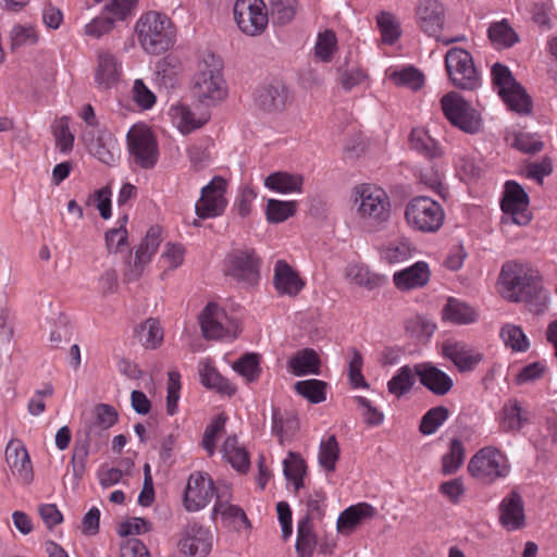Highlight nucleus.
<instances>
[{
    "instance_id": "obj_1",
    "label": "nucleus",
    "mask_w": 557,
    "mask_h": 557,
    "mask_svg": "<svg viewBox=\"0 0 557 557\" xmlns=\"http://www.w3.org/2000/svg\"><path fill=\"white\" fill-rule=\"evenodd\" d=\"M499 282L506 299L523 301L535 314L546 310L548 293L543 287L542 277L537 271L522 263L507 262L502 268Z\"/></svg>"
},
{
    "instance_id": "obj_2",
    "label": "nucleus",
    "mask_w": 557,
    "mask_h": 557,
    "mask_svg": "<svg viewBox=\"0 0 557 557\" xmlns=\"http://www.w3.org/2000/svg\"><path fill=\"white\" fill-rule=\"evenodd\" d=\"M139 42L150 54L168 51L175 40V28L171 20L163 14L150 11L136 23Z\"/></svg>"
},
{
    "instance_id": "obj_3",
    "label": "nucleus",
    "mask_w": 557,
    "mask_h": 557,
    "mask_svg": "<svg viewBox=\"0 0 557 557\" xmlns=\"http://www.w3.org/2000/svg\"><path fill=\"white\" fill-rule=\"evenodd\" d=\"M191 91L198 102L206 107L215 106L225 97L221 64L213 54H209L208 59H203L198 64Z\"/></svg>"
},
{
    "instance_id": "obj_4",
    "label": "nucleus",
    "mask_w": 557,
    "mask_h": 557,
    "mask_svg": "<svg viewBox=\"0 0 557 557\" xmlns=\"http://www.w3.org/2000/svg\"><path fill=\"white\" fill-rule=\"evenodd\" d=\"M493 85L502 100L518 114H530L533 102L525 88L517 82L509 67L496 62L491 69Z\"/></svg>"
},
{
    "instance_id": "obj_5",
    "label": "nucleus",
    "mask_w": 557,
    "mask_h": 557,
    "mask_svg": "<svg viewBox=\"0 0 557 557\" xmlns=\"http://www.w3.org/2000/svg\"><path fill=\"white\" fill-rule=\"evenodd\" d=\"M107 431L91 422H86L84 429L78 432L71 459L73 473L71 478L67 474L64 476L73 488L78 486L84 476L89 447L94 446L96 451L100 450L107 443Z\"/></svg>"
},
{
    "instance_id": "obj_6",
    "label": "nucleus",
    "mask_w": 557,
    "mask_h": 557,
    "mask_svg": "<svg viewBox=\"0 0 557 557\" xmlns=\"http://www.w3.org/2000/svg\"><path fill=\"white\" fill-rule=\"evenodd\" d=\"M445 69L451 84L461 90H475L481 85L473 58L463 48H450L445 55Z\"/></svg>"
},
{
    "instance_id": "obj_7",
    "label": "nucleus",
    "mask_w": 557,
    "mask_h": 557,
    "mask_svg": "<svg viewBox=\"0 0 557 557\" xmlns=\"http://www.w3.org/2000/svg\"><path fill=\"white\" fill-rule=\"evenodd\" d=\"M261 259L247 246L232 248L224 259V273L238 283L256 285L260 280Z\"/></svg>"
},
{
    "instance_id": "obj_8",
    "label": "nucleus",
    "mask_w": 557,
    "mask_h": 557,
    "mask_svg": "<svg viewBox=\"0 0 557 557\" xmlns=\"http://www.w3.org/2000/svg\"><path fill=\"white\" fill-rule=\"evenodd\" d=\"M131 162L144 170H151L159 160V146L151 129L143 124L134 125L126 135Z\"/></svg>"
},
{
    "instance_id": "obj_9",
    "label": "nucleus",
    "mask_w": 557,
    "mask_h": 557,
    "mask_svg": "<svg viewBox=\"0 0 557 557\" xmlns=\"http://www.w3.org/2000/svg\"><path fill=\"white\" fill-rule=\"evenodd\" d=\"M445 117L467 134H478L482 129L480 113L456 91H449L441 99Z\"/></svg>"
},
{
    "instance_id": "obj_10",
    "label": "nucleus",
    "mask_w": 557,
    "mask_h": 557,
    "mask_svg": "<svg viewBox=\"0 0 557 557\" xmlns=\"http://www.w3.org/2000/svg\"><path fill=\"white\" fill-rule=\"evenodd\" d=\"M405 216L411 227L434 233L442 227L445 213L437 201L426 196H418L407 205Z\"/></svg>"
},
{
    "instance_id": "obj_11",
    "label": "nucleus",
    "mask_w": 557,
    "mask_h": 557,
    "mask_svg": "<svg viewBox=\"0 0 557 557\" xmlns=\"http://www.w3.org/2000/svg\"><path fill=\"white\" fill-rule=\"evenodd\" d=\"M469 473L484 482L493 483L499 478L507 475L508 468L505 465V457L494 447L481 448L468 463Z\"/></svg>"
},
{
    "instance_id": "obj_12",
    "label": "nucleus",
    "mask_w": 557,
    "mask_h": 557,
    "mask_svg": "<svg viewBox=\"0 0 557 557\" xmlns=\"http://www.w3.org/2000/svg\"><path fill=\"white\" fill-rule=\"evenodd\" d=\"M234 20L244 34L261 35L269 23L267 5L263 0H237L234 4Z\"/></svg>"
},
{
    "instance_id": "obj_13",
    "label": "nucleus",
    "mask_w": 557,
    "mask_h": 557,
    "mask_svg": "<svg viewBox=\"0 0 557 557\" xmlns=\"http://www.w3.org/2000/svg\"><path fill=\"white\" fill-rule=\"evenodd\" d=\"M416 14L421 30L429 36L435 37L437 41H442L447 46L466 39L465 36L441 38L440 35L444 29L445 23V9L438 0H420Z\"/></svg>"
},
{
    "instance_id": "obj_14",
    "label": "nucleus",
    "mask_w": 557,
    "mask_h": 557,
    "mask_svg": "<svg viewBox=\"0 0 557 557\" xmlns=\"http://www.w3.org/2000/svg\"><path fill=\"white\" fill-rule=\"evenodd\" d=\"M360 198L359 212L373 222H385L391 215L389 198L384 189L374 185H361L355 188Z\"/></svg>"
},
{
    "instance_id": "obj_15",
    "label": "nucleus",
    "mask_w": 557,
    "mask_h": 557,
    "mask_svg": "<svg viewBox=\"0 0 557 557\" xmlns=\"http://www.w3.org/2000/svg\"><path fill=\"white\" fill-rule=\"evenodd\" d=\"M226 181L221 176H214L211 182L202 187L201 196L196 203V214L200 219L221 215L226 207L224 197Z\"/></svg>"
},
{
    "instance_id": "obj_16",
    "label": "nucleus",
    "mask_w": 557,
    "mask_h": 557,
    "mask_svg": "<svg viewBox=\"0 0 557 557\" xmlns=\"http://www.w3.org/2000/svg\"><path fill=\"white\" fill-rule=\"evenodd\" d=\"M504 197L500 202L503 212L507 219L518 225H527L531 221L529 196L520 184L508 181L505 186Z\"/></svg>"
},
{
    "instance_id": "obj_17",
    "label": "nucleus",
    "mask_w": 557,
    "mask_h": 557,
    "mask_svg": "<svg viewBox=\"0 0 557 557\" xmlns=\"http://www.w3.org/2000/svg\"><path fill=\"white\" fill-rule=\"evenodd\" d=\"M213 481L206 473H191L187 480L183 504L187 511L205 508L216 496Z\"/></svg>"
},
{
    "instance_id": "obj_18",
    "label": "nucleus",
    "mask_w": 557,
    "mask_h": 557,
    "mask_svg": "<svg viewBox=\"0 0 557 557\" xmlns=\"http://www.w3.org/2000/svg\"><path fill=\"white\" fill-rule=\"evenodd\" d=\"M178 550L188 557H207L212 549V534L197 522H189L177 543Z\"/></svg>"
},
{
    "instance_id": "obj_19",
    "label": "nucleus",
    "mask_w": 557,
    "mask_h": 557,
    "mask_svg": "<svg viewBox=\"0 0 557 557\" xmlns=\"http://www.w3.org/2000/svg\"><path fill=\"white\" fill-rule=\"evenodd\" d=\"M198 320L206 339H220L230 334L227 314L215 302H209L200 312Z\"/></svg>"
},
{
    "instance_id": "obj_20",
    "label": "nucleus",
    "mask_w": 557,
    "mask_h": 557,
    "mask_svg": "<svg viewBox=\"0 0 557 557\" xmlns=\"http://www.w3.org/2000/svg\"><path fill=\"white\" fill-rule=\"evenodd\" d=\"M83 139L90 154L104 164L112 165L114 163L113 149L116 139L110 132L91 128L84 133Z\"/></svg>"
},
{
    "instance_id": "obj_21",
    "label": "nucleus",
    "mask_w": 557,
    "mask_h": 557,
    "mask_svg": "<svg viewBox=\"0 0 557 557\" xmlns=\"http://www.w3.org/2000/svg\"><path fill=\"white\" fill-rule=\"evenodd\" d=\"M442 355L449 359L459 372H470L482 361L483 355L462 342H445Z\"/></svg>"
},
{
    "instance_id": "obj_22",
    "label": "nucleus",
    "mask_w": 557,
    "mask_h": 557,
    "mask_svg": "<svg viewBox=\"0 0 557 557\" xmlns=\"http://www.w3.org/2000/svg\"><path fill=\"white\" fill-rule=\"evenodd\" d=\"M414 373L419 376L420 383L434 395L444 396L454 386L453 379L430 362L416 364Z\"/></svg>"
},
{
    "instance_id": "obj_23",
    "label": "nucleus",
    "mask_w": 557,
    "mask_h": 557,
    "mask_svg": "<svg viewBox=\"0 0 557 557\" xmlns=\"http://www.w3.org/2000/svg\"><path fill=\"white\" fill-rule=\"evenodd\" d=\"M499 522L507 530H519L524 527V505L518 492H510L502 500L499 505Z\"/></svg>"
},
{
    "instance_id": "obj_24",
    "label": "nucleus",
    "mask_w": 557,
    "mask_h": 557,
    "mask_svg": "<svg viewBox=\"0 0 557 557\" xmlns=\"http://www.w3.org/2000/svg\"><path fill=\"white\" fill-rule=\"evenodd\" d=\"M5 460L13 472H16L18 478L25 483L29 484L34 479L33 467L29 455L18 440H11L5 448Z\"/></svg>"
},
{
    "instance_id": "obj_25",
    "label": "nucleus",
    "mask_w": 557,
    "mask_h": 557,
    "mask_svg": "<svg viewBox=\"0 0 557 557\" xmlns=\"http://www.w3.org/2000/svg\"><path fill=\"white\" fill-rule=\"evenodd\" d=\"M431 277L429 264L418 261L409 268L395 272L393 275L394 285L403 292L424 287Z\"/></svg>"
},
{
    "instance_id": "obj_26",
    "label": "nucleus",
    "mask_w": 557,
    "mask_h": 557,
    "mask_svg": "<svg viewBox=\"0 0 557 557\" xmlns=\"http://www.w3.org/2000/svg\"><path fill=\"white\" fill-rule=\"evenodd\" d=\"M273 283L278 294L290 297L297 296L305 286L299 274L285 260L276 261Z\"/></svg>"
},
{
    "instance_id": "obj_27",
    "label": "nucleus",
    "mask_w": 557,
    "mask_h": 557,
    "mask_svg": "<svg viewBox=\"0 0 557 557\" xmlns=\"http://www.w3.org/2000/svg\"><path fill=\"white\" fill-rule=\"evenodd\" d=\"M287 89L281 83L260 87L256 92L257 106L265 112L281 111L285 108Z\"/></svg>"
},
{
    "instance_id": "obj_28",
    "label": "nucleus",
    "mask_w": 557,
    "mask_h": 557,
    "mask_svg": "<svg viewBox=\"0 0 557 557\" xmlns=\"http://www.w3.org/2000/svg\"><path fill=\"white\" fill-rule=\"evenodd\" d=\"M530 422L529 412L524 410L518 399H508L499 413V426L505 432H519Z\"/></svg>"
},
{
    "instance_id": "obj_29",
    "label": "nucleus",
    "mask_w": 557,
    "mask_h": 557,
    "mask_svg": "<svg viewBox=\"0 0 557 557\" xmlns=\"http://www.w3.org/2000/svg\"><path fill=\"white\" fill-rule=\"evenodd\" d=\"M289 371L296 376L320 374L321 360L312 348H305L294 354L287 361Z\"/></svg>"
},
{
    "instance_id": "obj_30",
    "label": "nucleus",
    "mask_w": 557,
    "mask_h": 557,
    "mask_svg": "<svg viewBox=\"0 0 557 557\" xmlns=\"http://www.w3.org/2000/svg\"><path fill=\"white\" fill-rule=\"evenodd\" d=\"M120 70L116 59L108 51H101L98 54V65L95 74V81L100 89H109L117 83Z\"/></svg>"
},
{
    "instance_id": "obj_31",
    "label": "nucleus",
    "mask_w": 557,
    "mask_h": 557,
    "mask_svg": "<svg viewBox=\"0 0 557 557\" xmlns=\"http://www.w3.org/2000/svg\"><path fill=\"white\" fill-rule=\"evenodd\" d=\"M199 375L201 384L209 389H214L227 396H232L236 393V386L222 376L210 361L201 363Z\"/></svg>"
},
{
    "instance_id": "obj_32",
    "label": "nucleus",
    "mask_w": 557,
    "mask_h": 557,
    "mask_svg": "<svg viewBox=\"0 0 557 557\" xmlns=\"http://www.w3.org/2000/svg\"><path fill=\"white\" fill-rule=\"evenodd\" d=\"M375 509L368 503L352 505L345 509L337 519V530L342 533L352 531L363 519L374 516Z\"/></svg>"
},
{
    "instance_id": "obj_33",
    "label": "nucleus",
    "mask_w": 557,
    "mask_h": 557,
    "mask_svg": "<svg viewBox=\"0 0 557 557\" xmlns=\"http://www.w3.org/2000/svg\"><path fill=\"white\" fill-rule=\"evenodd\" d=\"M264 185L276 193H300L304 185V176L288 172H274L265 177Z\"/></svg>"
},
{
    "instance_id": "obj_34",
    "label": "nucleus",
    "mask_w": 557,
    "mask_h": 557,
    "mask_svg": "<svg viewBox=\"0 0 557 557\" xmlns=\"http://www.w3.org/2000/svg\"><path fill=\"white\" fill-rule=\"evenodd\" d=\"M409 143L411 149L429 159L438 158L443 153L435 139L432 138L429 132L423 127H414L411 129Z\"/></svg>"
},
{
    "instance_id": "obj_35",
    "label": "nucleus",
    "mask_w": 557,
    "mask_h": 557,
    "mask_svg": "<svg viewBox=\"0 0 557 557\" xmlns=\"http://www.w3.org/2000/svg\"><path fill=\"white\" fill-rule=\"evenodd\" d=\"M222 451L227 461L238 472L245 473L250 466L249 454L245 447L239 446L236 435H231L224 441Z\"/></svg>"
},
{
    "instance_id": "obj_36",
    "label": "nucleus",
    "mask_w": 557,
    "mask_h": 557,
    "mask_svg": "<svg viewBox=\"0 0 557 557\" xmlns=\"http://www.w3.org/2000/svg\"><path fill=\"white\" fill-rule=\"evenodd\" d=\"M318 544L310 517H304L297 525L296 552L299 557H312Z\"/></svg>"
},
{
    "instance_id": "obj_37",
    "label": "nucleus",
    "mask_w": 557,
    "mask_h": 557,
    "mask_svg": "<svg viewBox=\"0 0 557 557\" xmlns=\"http://www.w3.org/2000/svg\"><path fill=\"white\" fill-rule=\"evenodd\" d=\"M442 315L444 320L457 324H468L476 320L475 311L469 305L455 298H448L442 310Z\"/></svg>"
},
{
    "instance_id": "obj_38",
    "label": "nucleus",
    "mask_w": 557,
    "mask_h": 557,
    "mask_svg": "<svg viewBox=\"0 0 557 557\" xmlns=\"http://www.w3.org/2000/svg\"><path fill=\"white\" fill-rule=\"evenodd\" d=\"M298 11V0H269V11L272 23L285 26L292 23Z\"/></svg>"
},
{
    "instance_id": "obj_39",
    "label": "nucleus",
    "mask_w": 557,
    "mask_h": 557,
    "mask_svg": "<svg viewBox=\"0 0 557 557\" xmlns=\"http://www.w3.org/2000/svg\"><path fill=\"white\" fill-rule=\"evenodd\" d=\"M490 40L500 48L512 47L519 41L516 30L509 25L506 18L492 23L487 29Z\"/></svg>"
},
{
    "instance_id": "obj_40",
    "label": "nucleus",
    "mask_w": 557,
    "mask_h": 557,
    "mask_svg": "<svg viewBox=\"0 0 557 557\" xmlns=\"http://www.w3.org/2000/svg\"><path fill=\"white\" fill-rule=\"evenodd\" d=\"M180 63L173 57H165L156 65L157 82L166 89L174 88L178 83Z\"/></svg>"
},
{
    "instance_id": "obj_41",
    "label": "nucleus",
    "mask_w": 557,
    "mask_h": 557,
    "mask_svg": "<svg viewBox=\"0 0 557 557\" xmlns=\"http://www.w3.org/2000/svg\"><path fill=\"white\" fill-rule=\"evenodd\" d=\"M414 375V368L412 369L408 364L401 367L397 373L388 381V392L397 398L403 397L413 387L416 383Z\"/></svg>"
},
{
    "instance_id": "obj_42",
    "label": "nucleus",
    "mask_w": 557,
    "mask_h": 557,
    "mask_svg": "<svg viewBox=\"0 0 557 557\" xmlns=\"http://www.w3.org/2000/svg\"><path fill=\"white\" fill-rule=\"evenodd\" d=\"M296 393L310 401L320 404L326 399L327 383L317 379L298 381L294 386Z\"/></svg>"
},
{
    "instance_id": "obj_43",
    "label": "nucleus",
    "mask_w": 557,
    "mask_h": 557,
    "mask_svg": "<svg viewBox=\"0 0 557 557\" xmlns=\"http://www.w3.org/2000/svg\"><path fill=\"white\" fill-rule=\"evenodd\" d=\"M339 445L335 435H330L326 441H322L319 447V465L326 472H334L336 462L339 459Z\"/></svg>"
},
{
    "instance_id": "obj_44",
    "label": "nucleus",
    "mask_w": 557,
    "mask_h": 557,
    "mask_svg": "<svg viewBox=\"0 0 557 557\" xmlns=\"http://www.w3.org/2000/svg\"><path fill=\"white\" fill-rule=\"evenodd\" d=\"M296 210V201L269 199L265 209L267 220L270 223H282L288 218L295 215Z\"/></svg>"
},
{
    "instance_id": "obj_45",
    "label": "nucleus",
    "mask_w": 557,
    "mask_h": 557,
    "mask_svg": "<svg viewBox=\"0 0 557 557\" xmlns=\"http://www.w3.org/2000/svg\"><path fill=\"white\" fill-rule=\"evenodd\" d=\"M161 243V227L158 225L151 226L143 242L140 243L138 249L135 252V259L139 263H147L150 260V257L157 251L159 245Z\"/></svg>"
},
{
    "instance_id": "obj_46",
    "label": "nucleus",
    "mask_w": 557,
    "mask_h": 557,
    "mask_svg": "<svg viewBox=\"0 0 557 557\" xmlns=\"http://www.w3.org/2000/svg\"><path fill=\"white\" fill-rule=\"evenodd\" d=\"M376 23L384 44L393 45L401 36L400 25L392 13L382 11L376 16Z\"/></svg>"
},
{
    "instance_id": "obj_47",
    "label": "nucleus",
    "mask_w": 557,
    "mask_h": 557,
    "mask_svg": "<svg viewBox=\"0 0 557 557\" xmlns=\"http://www.w3.org/2000/svg\"><path fill=\"white\" fill-rule=\"evenodd\" d=\"M259 355L247 352L233 363V369L244 376L247 382L257 381L261 374Z\"/></svg>"
},
{
    "instance_id": "obj_48",
    "label": "nucleus",
    "mask_w": 557,
    "mask_h": 557,
    "mask_svg": "<svg viewBox=\"0 0 557 557\" xmlns=\"http://www.w3.org/2000/svg\"><path fill=\"white\" fill-rule=\"evenodd\" d=\"M389 79L396 86L408 87L413 91L419 90L424 84V75L413 66H407L400 71L393 72Z\"/></svg>"
},
{
    "instance_id": "obj_49",
    "label": "nucleus",
    "mask_w": 557,
    "mask_h": 557,
    "mask_svg": "<svg viewBox=\"0 0 557 557\" xmlns=\"http://www.w3.org/2000/svg\"><path fill=\"white\" fill-rule=\"evenodd\" d=\"M449 410L445 406L433 407L428 410L420 422L419 431L423 435H431L447 420Z\"/></svg>"
},
{
    "instance_id": "obj_50",
    "label": "nucleus",
    "mask_w": 557,
    "mask_h": 557,
    "mask_svg": "<svg viewBox=\"0 0 557 557\" xmlns=\"http://www.w3.org/2000/svg\"><path fill=\"white\" fill-rule=\"evenodd\" d=\"M174 110L182 133H190L191 131L200 128L209 121L207 113H201L200 116L196 117L195 113L184 104L175 107Z\"/></svg>"
},
{
    "instance_id": "obj_51",
    "label": "nucleus",
    "mask_w": 557,
    "mask_h": 557,
    "mask_svg": "<svg viewBox=\"0 0 557 557\" xmlns=\"http://www.w3.org/2000/svg\"><path fill=\"white\" fill-rule=\"evenodd\" d=\"M465 459V447L460 440L454 438L450 442L449 451L443 456L442 471L444 474L455 473Z\"/></svg>"
},
{
    "instance_id": "obj_52",
    "label": "nucleus",
    "mask_w": 557,
    "mask_h": 557,
    "mask_svg": "<svg viewBox=\"0 0 557 557\" xmlns=\"http://www.w3.org/2000/svg\"><path fill=\"white\" fill-rule=\"evenodd\" d=\"M139 339L146 348L154 349L163 341V332L158 320L149 318L141 326Z\"/></svg>"
},
{
    "instance_id": "obj_53",
    "label": "nucleus",
    "mask_w": 557,
    "mask_h": 557,
    "mask_svg": "<svg viewBox=\"0 0 557 557\" xmlns=\"http://www.w3.org/2000/svg\"><path fill=\"white\" fill-rule=\"evenodd\" d=\"M500 336L506 346L513 351H525L529 348V341L523 331L516 325L507 324L500 331Z\"/></svg>"
},
{
    "instance_id": "obj_54",
    "label": "nucleus",
    "mask_w": 557,
    "mask_h": 557,
    "mask_svg": "<svg viewBox=\"0 0 557 557\" xmlns=\"http://www.w3.org/2000/svg\"><path fill=\"white\" fill-rule=\"evenodd\" d=\"M336 35L331 29H325L318 35V40L314 47V53L323 62L332 60L334 50L336 48Z\"/></svg>"
},
{
    "instance_id": "obj_55",
    "label": "nucleus",
    "mask_w": 557,
    "mask_h": 557,
    "mask_svg": "<svg viewBox=\"0 0 557 557\" xmlns=\"http://www.w3.org/2000/svg\"><path fill=\"white\" fill-rule=\"evenodd\" d=\"M413 249L411 245L406 242L392 243L385 247L381 255L382 258L389 264L401 263L412 256Z\"/></svg>"
},
{
    "instance_id": "obj_56",
    "label": "nucleus",
    "mask_w": 557,
    "mask_h": 557,
    "mask_svg": "<svg viewBox=\"0 0 557 557\" xmlns=\"http://www.w3.org/2000/svg\"><path fill=\"white\" fill-rule=\"evenodd\" d=\"M181 388L182 384L180 372L176 370L169 371L166 386V413L170 416L175 414L177 411Z\"/></svg>"
},
{
    "instance_id": "obj_57",
    "label": "nucleus",
    "mask_w": 557,
    "mask_h": 557,
    "mask_svg": "<svg viewBox=\"0 0 557 557\" xmlns=\"http://www.w3.org/2000/svg\"><path fill=\"white\" fill-rule=\"evenodd\" d=\"M351 359L348 366V377L352 387L369 388V383L366 381L361 370L363 366V359L360 351L356 348H351Z\"/></svg>"
},
{
    "instance_id": "obj_58",
    "label": "nucleus",
    "mask_w": 557,
    "mask_h": 557,
    "mask_svg": "<svg viewBox=\"0 0 557 557\" xmlns=\"http://www.w3.org/2000/svg\"><path fill=\"white\" fill-rule=\"evenodd\" d=\"M128 221V216L124 214L121 216L117 221L119 227L111 228L106 232L104 238H106V246L108 251L113 250V237H117V244L114 248V252H120L124 246L127 245V230H126V223Z\"/></svg>"
},
{
    "instance_id": "obj_59",
    "label": "nucleus",
    "mask_w": 557,
    "mask_h": 557,
    "mask_svg": "<svg viewBox=\"0 0 557 557\" xmlns=\"http://www.w3.org/2000/svg\"><path fill=\"white\" fill-rule=\"evenodd\" d=\"M11 49L14 50L25 45L38 42V34L32 26L15 25L11 30Z\"/></svg>"
},
{
    "instance_id": "obj_60",
    "label": "nucleus",
    "mask_w": 557,
    "mask_h": 557,
    "mask_svg": "<svg viewBox=\"0 0 557 557\" xmlns=\"http://www.w3.org/2000/svg\"><path fill=\"white\" fill-rule=\"evenodd\" d=\"M226 419L227 418L224 416V413H220L206 428L202 437V447L208 451L210 456L214 454L216 435L223 430Z\"/></svg>"
},
{
    "instance_id": "obj_61",
    "label": "nucleus",
    "mask_w": 557,
    "mask_h": 557,
    "mask_svg": "<svg viewBox=\"0 0 557 557\" xmlns=\"http://www.w3.org/2000/svg\"><path fill=\"white\" fill-rule=\"evenodd\" d=\"M95 420L91 423L101 426L104 430H109L113 426L119 419L116 409L108 404H98L94 409Z\"/></svg>"
},
{
    "instance_id": "obj_62",
    "label": "nucleus",
    "mask_w": 557,
    "mask_h": 557,
    "mask_svg": "<svg viewBox=\"0 0 557 557\" xmlns=\"http://www.w3.org/2000/svg\"><path fill=\"white\" fill-rule=\"evenodd\" d=\"M283 473L286 480L292 478L306 475L307 463L299 453L289 451L283 461Z\"/></svg>"
},
{
    "instance_id": "obj_63",
    "label": "nucleus",
    "mask_w": 557,
    "mask_h": 557,
    "mask_svg": "<svg viewBox=\"0 0 557 557\" xmlns=\"http://www.w3.org/2000/svg\"><path fill=\"white\" fill-rule=\"evenodd\" d=\"M54 136L57 146L61 152H67L72 150L74 143V135L71 133L69 127V117L62 116L57 126L54 127Z\"/></svg>"
},
{
    "instance_id": "obj_64",
    "label": "nucleus",
    "mask_w": 557,
    "mask_h": 557,
    "mask_svg": "<svg viewBox=\"0 0 557 557\" xmlns=\"http://www.w3.org/2000/svg\"><path fill=\"white\" fill-rule=\"evenodd\" d=\"M151 530V523L145 518L135 517L122 522L119 525L117 534L122 537H127L132 534H143Z\"/></svg>"
}]
</instances>
